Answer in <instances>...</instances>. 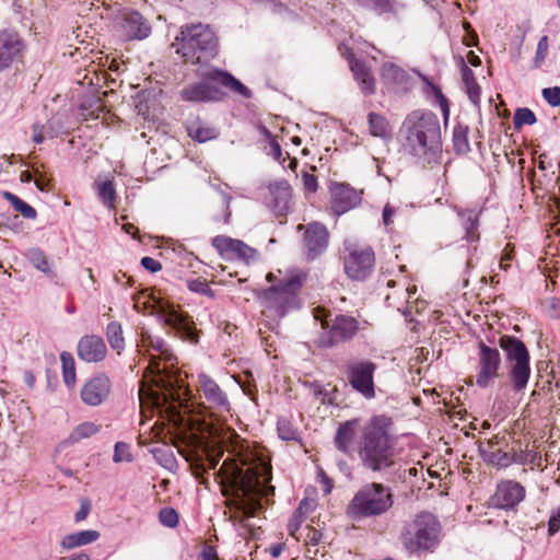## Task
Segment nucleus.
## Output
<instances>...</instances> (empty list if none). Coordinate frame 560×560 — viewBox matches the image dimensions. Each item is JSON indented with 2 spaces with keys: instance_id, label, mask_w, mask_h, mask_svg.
<instances>
[{
  "instance_id": "nucleus-1",
  "label": "nucleus",
  "mask_w": 560,
  "mask_h": 560,
  "mask_svg": "<svg viewBox=\"0 0 560 560\" xmlns=\"http://www.w3.org/2000/svg\"><path fill=\"white\" fill-rule=\"evenodd\" d=\"M199 390L205 402L196 404L185 378L187 393L179 394L177 384L162 392L165 401L148 410V418L158 417L155 424L171 430L191 431L190 445L179 447V453L190 464L196 478L214 469L226 454L220 469L214 472L222 494L226 498L225 515L244 538L254 536L250 518L268 504L275 488L271 465L264 450L252 446L234 429L226 425L230 401L220 386L208 375L198 377Z\"/></svg>"
},
{
  "instance_id": "nucleus-2",
  "label": "nucleus",
  "mask_w": 560,
  "mask_h": 560,
  "mask_svg": "<svg viewBox=\"0 0 560 560\" xmlns=\"http://www.w3.org/2000/svg\"><path fill=\"white\" fill-rule=\"evenodd\" d=\"M137 348L139 354L148 359L139 389L141 416L148 417V410L151 407L165 401L162 392L170 384H177L179 394L187 393L184 384L187 373L177 368V358L164 340L145 328L139 331Z\"/></svg>"
},
{
  "instance_id": "nucleus-3",
  "label": "nucleus",
  "mask_w": 560,
  "mask_h": 560,
  "mask_svg": "<svg viewBox=\"0 0 560 560\" xmlns=\"http://www.w3.org/2000/svg\"><path fill=\"white\" fill-rule=\"evenodd\" d=\"M401 132L405 148L422 166L439 162L442 153L441 127L431 112L413 110L405 118Z\"/></svg>"
},
{
  "instance_id": "nucleus-4",
  "label": "nucleus",
  "mask_w": 560,
  "mask_h": 560,
  "mask_svg": "<svg viewBox=\"0 0 560 560\" xmlns=\"http://www.w3.org/2000/svg\"><path fill=\"white\" fill-rule=\"evenodd\" d=\"M390 419L372 417L362 428L359 456L363 465L380 471L395 464V442L389 435Z\"/></svg>"
},
{
  "instance_id": "nucleus-5",
  "label": "nucleus",
  "mask_w": 560,
  "mask_h": 560,
  "mask_svg": "<svg viewBox=\"0 0 560 560\" xmlns=\"http://www.w3.org/2000/svg\"><path fill=\"white\" fill-rule=\"evenodd\" d=\"M172 47L184 62L206 63L218 54V38L208 25L188 24L180 27Z\"/></svg>"
},
{
  "instance_id": "nucleus-6",
  "label": "nucleus",
  "mask_w": 560,
  "mask_h": 560,
  "mask_svg": "<svg viewBox=\"0 0 560 560\" xmlns=\"http://www.w3.org/2000/svg\"><path fill=\"white\" fill-rule=\"evenodd\" d=\"M226 88L244 97L250 96V91L232 74L220 69H210L202 73V81L185 86L180 96L186 102H217L224 98Z\"/></svg>"
},
{
  "instance_id": "nucleus-7",
  "label": "nucleus",
  "mask_w": 560,
  "mask_h": 560,
  "mask_svg": "<svg viewBox=\"0 0 560 560\" xmlns=\"http://www.w3.org/2000/svg\"><path fill=\"white\" fill-rule=\"evenodd\" d=\"M306 275L292 269L281 277L277 284L270 287L264 294V311L269 317L279 318L295 305L296 294L301 290Z\"/></svg>"
},
{
  "instance_id": "nucleus-8",
  "label": "nucleus",
  "mask_w": 560,
  "mask_h": 560,
  "mask_svg": "<svg viewBox=\"0 0 560 560\" xmlns=\"http://www.w3.org/2000/svg\"><path fill=\"white\" fill-rule=\"evenodd\" d=\"M441 538V524L435 515L421 512L401 534L404 547L411 553L433 552Z\"/></svg>"
},
{
  "instance_id": "nucleus-9",
  "label": "nucleus",
  "mask_w": 560,
  "mask_h": 560,
  "mask_svg": "<svg viewBox=\"0 0 560 560\" xmlns=\"http://www.w3.org/2000/svg\"><path fill=\"white\" fill-rule=\"evenodd\" d=\"M394 504V495L389 487L371 482L364 485L354 494L348 511L354 517H372L386 513Z\"/></svg>"
},
{
  "instance_id": "nucleus-10",
  "label": "nucleus",
  "mask_w": 560,
  "mask_h": 560,
  "mask_svg": "<svg viewBox=\"0 0 560 560\" xmlns=\"http://www.w3.org/2000/svg\"><path fill=\"white\" fill-rule=\"evenodd\" d=\"M499 346L504 352L508 376L515 392L524 390L530 377L529 352L516 337L503 335Z\"/></svg>"
},
{
  "instance_id": "nucleus-11",
  "label": "nucleus",
  "mask_w": 560,
  "mask_h": 560,
  "mask_svg": "<svg viewBox=\"0 0 560 560\" xmlns=\"http://www.w3.org/2000/svg\"><path fill=\"white\" fill-rule=\"evenodd\" d=\"M313 315L315 320L320 323V345L324 347L346 342L359 331V322L351 315L332 313L324 307H315Z\"/></svg>"
},
{
  "instance_id": "nucleus-12",
  "label": "nucleus",
  "mask_w": 560,
  "mask_h": 560,
  "mask_svg": "<svg viewBox=\"0 0 560 560\" xmlns=\"http://www.w3.org/2000/svg\"><path fill=\"white\" fill-rule=\"evenodd\" d=\"M149 299L152 310L179 338L194 345L198 343L200 331L196 328L192 317L183 311L180 305L153 294H150Z\"/></svg>"
},
{
  "instance_id": "nucleus-13",
  "label": "nucleus",
  "mask_w": 560,
  "mask_h": 560,
  "mask_svg": "<svg viewBox=\"0 0 560 560\" xmlns=\"http://www.w3.org/2000/svg\"><path fill=\"white\" fill-rule=\"evenodd\" d=\"M347 255L343 258L346 273L354 280L365 279L373 270L374 252L368 246L346 243Z\"/></svg>"
},
{
  "instance_id": "nucleus-14",
  "label": "nucleus",
  "mask_w": 560,
  "mask_h": 560,
  "mask_svg": "<svg viewBox=\"0 0 560 560\" xmlns=\"http://www.w3.org/2000/svg\"><path fill=\"white\" fill-rule=\"evenodd\" d=\"M375 370L376 364L370 360L351 361L346 368V375L349 384L366 399L375 397Z\"/></svg>"
},
{
  "instance_id": "nucleus-15",
  "label": "nucleus",
  "mask_w": 560,
  "mask_h": 560,
  "mask_svg": "<svg viewBox=\"0 0 560 560\" xmlns=\"http://www.w3.org/2000/svg\"><path fill=\"white\" fill-rule=\"evenodd\" d=\"M480 453L483 460L498 467H508L517 460L515 448L510 444V435L497 434L492 439L480 443Z\"/></svg>"
},
{
  "instance_id": "nucleus-16",
  "label": "nucleus",
  "mask_w": 560,
  "mask_h": 560,
  "mask_svg": "<svg viewBox=\"0 0 560 560\" xmlns=\"http://www.w3.org/2000/svg\"><path fill=\"white\" fill-rule=\"evenodd\" d=\"M212 246L224 259H240L252 264L258 259V252L240 240L218 235L211 241Z\"/></svg>"
},
{
  "instance_id": "nucleus-17",
  "label": "nucleus",
  "mask_w": 560,
  "mask_h": 560,
  "mask_svg": "<svg viewBox=\"0 0 560 560\" xmlns=\"http://www.w3.org/2000/svg\"><path fill=\"white\" fill-rule=\"evenodd\" d=\"M386 285L388 289L398 287V290L386 294L385 301L387 305L397 308V311L404 314L411 313V298L417 292L416 284L411 283L406 276L400 275L397 279L387 280Z\"/></svg>"
},
{
  "instance_id": "nucleus-18",
  "label": "nucleus",
  "mask_w": 560,
  "mask_h": 560,
  "mask_svg": "<svg viewBox=\"0 0 560 560\" xmlns=\"http://www.w3.org/2000/svg\"><path fill=\"white\" fill-rule=\"evenodd\" d=\"M500 365L499 351L481 343L478 354L476 384L479 387L489 386L499 376Z\"/></svg>"
},
{
  "instance_id": "nucleus-19",
  "label": "nucleus",
  "mask_w": 560,
  "mask_h": 560,
  "mask_svg": "<svg viewBox=\"0 0 560 560\" xmlns=\"http://www.w3.org/2000/svg\"><path fill=\"white\" fill-rule=\"evenodd\" d=\"M110 392L109 377L104 373H98L84 383L81 388V399L88 406H100L108 398Z\"/></svg>"
},
{
  "instance_id": "nucleus-20",
  "label": "nucleus",
  "mask_w": 560,
  "mask_h": 560,
  "mask_svg": "<svg viewBox=\"0 0 560 560\" xmlns=\"http://www.w3.org/2000/svg\"><path fill=\"white\" fill-rule=\"evenodd\" d=\"M268 192L269 196L266 197V202L282 223L290 208L291 186L284 179L276 180L268 186Z\"/></svg>"
},
{
  "instance_id": "nucleus-21",
  "label": "nucleus",
  "mask_w": 560,
  "mask_h": 560,
  "mask_svg": "<svg viewBox=\"0 0 560 560\" xmlns=\"http://www.w3.org/2000/svg\"><path fill=\"white\" fill-rule=\"evenodd\" d=\"M525 488L517 481L504 480L497 486L492 502L500 509H513L525 498Z\"/></svg>"
},
{
  "instance_id": "nucleus-22",
  "label": "nucleus",
  "mask_w": 560,
  "mask_h": 560,
  "mask_svg": "<svg viewBox=\"0 0 560 560\" xmlns=\"http://www.w3.org/2000/svg\"><path fill=\"white\" fill-rule=\"evenodd\" d=\"M151 33L150 23L136 11L126 12L120 23V35L125 40H141Z\"/></svg>"
},
{
  "instance_id": "nucleus-23",
  "label": "nucleus",
  "mask_w": 560,
  "mask_h": 560,
  "mask_svg": "<svg viewBox=\"0 0 560 560\" xmlns=\"http://www.w3.org/2000/svg\"><path fill=\"white\" fill-rule=\"evenodd\" d=\"M24 44L20 36L14 32H0V71L12 66L21 58Z\"/></svg>"
},
{
  "instance_id": "nucleus-24",
  "label": "nucleus",
  "mask_w": 560,
  "mask_h": 560,
  "mask_svg": "<svg viewBox=\"0 0 560 560\" xmlns=\"http://www.w3.org/2000/svg\"><path fill=\"white\" fill-rule=\"evenodd\" d=\"M331 209L337 215H340L352 209L360 202V196L350 186L346 184H335L330 188Z\"/></svg>"
},
{
  "instance_id": "nucleus-25",
  "label": "nucleus",
  "mask_w": 560,
  "mask_h": 560,
  "mask_svg": "<svg viewBox=\"0 0 560 560\" xmlns=\"http://www.w3.org/2000/svg\"><path fill=\"white\" fill-rule=\"evenodd\" d=\"M329 234L325 225L318 222L305 226L304 245L311 258L323 253L328 245Z\"/></svg>"
},
{
  "instance_id": "nucleus-26",
  "label": "nucleus",
  "mask_w": 560,
  "mask_h": 560,
  "mask_svg": "<svg viewBox=\"0 0 560 560\" xmlns=\"http://www.w3.org/2000/svg\"><path fill=\"white\" fill-rule=\"evenodd\" d=\"M107 353L104 340L98 336H84L78 345V355L86 362H100Z\"/></svg>"
},
{
  "instance_id": "nucleus-27",
  "label": "nucleus",
  "mask_w": 560,
  "mask_h": 560,
  "mask_svg": "<svg viewBox=\"0 0 560 560\" xmlns=\"http://www.w3.org/2000/svg\"><path fill=\"white\" fill-rule=\"evenodd\" d=\"M350 69L358 82L360 90L365 95H371L375 92V78L371 68L360 59H349Z\"/></svg>"
},
{
  "instance_id": "nucleus-28",
  "label": "nucleus",
  "mask_w": 560,
  "mask_h": 560,
  "mask_svg": "<svg viewBox=\"0 0 560 560\" xmlns=\"http://www.w3.org/2000/svg\"><path fill=\"white\" fill-rule=\"evenodd\" d=\"M358 420H349L339 425L335 436V444L340 452L345 454L351 453L358 432Z\"/></svg>"
},
{
  "instance_id": "nucleus-29",
  "label": "nucleus",
  "mask_w": 560,
  "mask_h": 560,
  "mask_svg": "<svg viewBox=\"0 0 560 560\" xmlns=\"http://www.w3.org/2000/svg\"><path fill=\"white\" fill-rule=\"evenodd\" d=\"M101 430V424L94 421H83L77 424L70 434L59 444V447L72 446L96 435Z\"/></svg>"
},
{
  "instance_id": "nucleus-30",
  "label": "nucleus",
  "mask_w": 560,
  "mask_h": 560,
  "mask_svg": "<svg viewBox=\"0 0 560 560\" xmlns=\"http://www.w3.org/2000/svg\"><path fill=\"white\" fill-rule=\"evenodd\" d=\"M368 129L372 137L382 140H389L393 136V127L388 118L381 114L371 112L368 114Z\"/></svg>"
},
{
  "instance_id": "nucleus-31",
  "label": "nucleus",
  "mask_w": 560,
  "mask_h": 560,
  "mask_svg": "<svg viewBox=\"0 0 560 560\" xmlns=\"http://www.w3.org/2000/svg\"><path fill=\"white\" fill-rule=\"evenodd\" d=\"M187 133L190 138L198 142H206L215 139L219 135L218 130L200 119H194L186 125Z\"/></svg>"
},
{
  "instance_id": "nucleus-32",
  "label": "nucleus",
  "mask_w": 560,
  "mask_h": 560,
  "mask_svg": "<svg viewBox=\"0 0 560 560\" xmlns=\"http://www.w3.org/2000/svg\"><path fill=\"white\" fill-rule=\"evenodd\" d=\"M100 533L93 529L73 533L62 538L61 546L65 549H73L77 547L92 544L100 538Z\"/></svg>"
},
{
  "instance_id": "nucleus-33",
  "label": "nucleus",
  "mask_w": 560,
  "mask_h": 560,
  "mask_svg": "<svg viewBox=\"0 0 560 560\" xmlns=\"http://www.w3.org/2000/svg\"><path fill=\"white\" fill-rule=\"evenodd\" d=\"M381 78L385 84H402L407 81V72L398 65L387 61L381 67Z\"/></svg>"
},
{
  "instance_id": "nucleus-34",
  "label": "nucleus",
  "mask_w": 560,
  "mask_h": 560,
  "mask_svg": "<svg viewBox=\"0 0 560 560\" xmlns=\"http://www.w3.org/2000/svg\"><path fill=\"white\" fill-rule=\"evenodd\" d=\"M462 63V79L464 82L465 91L469 100L474 104H478L480 100L481 90L476 81L475 74L470 68L465 65L464 59H460Z\"/></svg>"
},
{
  "instance_id": "nucleus-35",
  "label": "nucleus",
  "mask_w": 560,
  "mask_h": 560,
  "mask_svg": "<svg viewBox=\"0 0 560 560\" xmlns=\"http://www.w3.org/2000/svg\"><path fill=\"white\" fill-rule=\"evenodd\" d=\"M479 214L480 212L474 210H465L459 213L465 228V238L470 243L478 242L480 237L478 232Z\"/></svg>"
},
{
  "instance_id": "nucleus-36",
  "label": "nucleus",
  "mask_w": 560,
  "mask_h": 560,
  "mask_svg": "<svg viewBox=\"0 0 560 560\" xmlns=\"http://www.w3.org/2000/svg\"><path fill=\"white\" fill-rule=\"evenodd\" d=\"M95 189L102 202L109 209H115L116 191L114 182L106 179L103 182H95Z\"/></svg>"
},
{
  "instance_id": "nucleus-37",
  "label": "nucleus",
  "mask_w": 560,
  "mask_h": 560,
  "mask_svg": "<svg viewBox=\"0 0 560 560\" xmlns=\"http://www.w3.org/2000/svg\"><path fill=\"white\" fill-rule=\"evenodd\" d=\"M60 360L62 363L63 382L69 388H72L77 383L75 361L73 355L69 352H62Z\"/></svg>"
},
{
  "instance_id": "nucleus-38",
  "label": "nucleus",
  "mask_w": 560,
  "mask_h": 560,
  "mask_svg": "<svg viewBox=\"0 0 560 560\" xmlns=\"http://www.w3.org/2000/svg\"><path fill=\"white\" fill-rule=\"evenodd\" d=\"M3 198L7 199L12 205V207L18 212H20L24 218H26V219H35L36 218V215H37L36 210L32 206H30L28 203H26L25 201L20 199L18 196H15L9 191H4Z\"/></svg>"
},
{
  "instance_id": "nucleus-39",
  "label": "nucleus",
  "mask_w": 560,
  "mask_h": 560,
  "mask_svg": "<svg viewBox=\"0 0 560 560\" xmlns=\"http://www.w3.org/2000/svg\"><path fill=\"white\" fill-rule=\"evenodd\" d=\"M315 509V502L312 500H303L299 504L290 524V533L292 536H295V533L299 530V526L302 523V518L310 512Z\"/></svg>"
},
{
  "instance_id": "nucleus-40",
  "label": "nucleus",
  "mask_w": 560,
  "mask_h": 560,
  "mask_svg": "<svg viewBox=\"0 0 560 560\" xmlns=\"http://www.w3.org/2000/svg\"><path fill=\"white\" fill-rule=\"evenodd\" d=\"M106 335L110 347L119 354L125 346L121 326L117 323L107 325Z\"/></svg>"
},
{
  "instance_id": "nucleus-41",
  "label": "nucleus",
  "mask_w": 560,
  "mask_h": 560,
  "mask_svg": "<svg viewBox=\"0 0 560 560\" xmlns=\"http://www.w3.org/2000/svg\"><path fill=\"white\" fill-rule=\"evenodd\" d=\"M468 128L465 126H456L453 131V142L457 152H467L469 150Z\"/></svg>"
},
{
  "instance_id": "nucleus-42",
  "label": "nucleus",
  "mask_w": 560,
  "mask_h": 560,
  "mask_svg": "<svg viewBox=\"0 0 560 560\" xmlns=\"http://www.w3.org/2000/svg\"><path fill=\"white\" fill-rule=\"evenodd\" d=\"M304 530L306 532L305 533V537H304V541H305V545H306V556L311 559H313L315 556H312V549L311 547H316L319 541L322 540V533L318 530V529H315L313 527H310V526H306L304 528ZM317 553V549L314 551V555Z\"/></svg>"
},
{
  "instance_id": "nucleus-43",
  "label": "nucleus",
  "mask_w": 560,
  "mask_h": 560,
  "mask_svg": "<svg viewBox=\"0 0 560 560\" xmlns=\"http://www.w3.org/2000/svg\"><path fill=\"white\" fill-rule=\"evenodd\" d=\"M30 260L32 265L45 273H50L51 268L48 258L45 254L38 249H34L30 252Z\"/></svg>"
},
{
  "instance_id": "nucleus-44",
  "label": "nucleus",
  "mask_w": 560,
  "mask_h": 560,
  "mask_svg": "<svg viewBox=\"0 0 560 560\" xmlns=\"http://www.w3.org/2000/svg\"><path fill=\"white\" fill-rule=\"evenodd\" d=\"M187 287L191 292L203 294L210 298L214 296L213 291L205 279L197 278L187 281Z\"/></svg>"
},
{
  "instance_id": "nucleus-45",
  "label": "nucleus",
  "mask_w": 560,
  "mask_h": 560,
  "mask_svg": "<svg viewBox=\"0 0 560 560\" xmlns=\"http://www.w3.org/2000/svg\"><path fill=\"white\" fill-rule=\"evenodd\" d=\"M516 462L530 464L532 469L539 468L541 470L545 469L548 465V459L542 458L540 454L534 451H528L524 459L517 458Z\"/></svg>"
},
{
  "instance_id": "nucleus-46",
  "label": "nucleus",
  "mask_w": 560,
  "mask_h": 560,
  "mask_svg": "<svg viewBox=\"0 0 560 560\" xmlns=\"http://www.w3.org/2000/svg\"><path fill=\"white\" fill-rule=\"evenodd\" d=\"M262 135L266 137L269 147H270V154L273 156L275 160L278 162H282V150L277 141L276 137L270 133V131L267 128H261Z\"/></svg>"
},
{
  "instance_id": "nucleus-47",
  "label": "nucleus",
  "mask_w": 560,
  "mask_h": 560,
  "mask_svg": "<svg viewBox=\"0 0 560 560\" xmlns=\"http://www.w3.org/2000/svg\"><path fill=\"white\" fill-rule=\"evenodd\" d=\"M278 433L284 441H294L299 436L298 431L292 428L289 421L284 420L278 422Z\"/></svg>"
},
{
  "instance_id": "nucleus-48",
  "label": "nucleus",
  "mask_w": 560,
  "mask_h": 560,
  "mask_svg": "<svg viewBox=\"0 0 560 560\" xmlns=\"http://www.w3.org/2000/svg\"><path fill=\"white\" fill-rule=\"evenodd\" d=\"M160 522L168 527H175L178 524V514L174 509H162L159 514Z\"/></svg>"
},
{
  "instance_id": "nucleus-49",
  "label": "nucleus",
  "mask_w": 560,
  "mask_h": 560,
  "mask_svg": "<svg viewBox=\"0 0 560 560\" xmlns=\"http://www.w3.org/2000/svg\"><path fill=\"white\" fill-rule=\"evenodd\" d=\"M549 49L548 36H542L537 45V50L535 55V66L540 67L545 61Z\"/></svg>"
},
{
  "instance_id": "nucleus-50",
  "label": "nucleus",
  "mask_w": 560,
  "mask_h": 560,
  "mask_svg": "<svg viewBox=\"0 0 560 560\" xmlns=\"http://www.w3.org/2000/svg\"><path fill=\"white\" fill-rule=\"evenodd\" d=\"M514 119L516 125H533L536 121L535 114L528 108L518 109Z\"/></svg>"
},
{
  "instance_id": "nucleus-51",
  "label": "nucleus",
  "mask_w": 560,
  "mask_h": 560,
  "mask_svg": "<svg viewBox=\"0 0 560 560\" xmlns=\"http://www.w3.org/2000/svg\"><path fill=\"white\" fill-rule=\"evenodd\" d=\"M515 252L514 246L512 244H506L503 248L501 258H500V268L506 271L511 267V261L514 259Z\"/></svg>"
},
{
  "instance_id": "nucleus-52",
  "label": "nucleus",
  "mask_w": 560,
  "mask_h": 560,
  "mask_svg": "<svg viewBox=\"0 0 560 560\" xmlns=\"http://www.w3.org/2000/svg\"><path fill=\"white\" fill-rule=\"evenodd\" d=\"M560 530V506L553 509L548 520V535L553 536Z\"/></svg>"
},
{
  "instance_id": "nucleus-53",
  "label": "nucleus",
  "mask_w": 560,
  "mask_h": 560,
  "mask_svg": "<svg viewBox=\"0 0 560 560\" xmlns=\"http://www.w3.org/2000/svg\"><path fill=\"white\" fill-rule=\"evenodd\" d=\"M542 96L546 100V102L548 104H550L551 106L560 105V88L559 86L544 89Z\"/></svg>"
},
{
  "instance_id": "nucleus-54",
  "label": "nucleus",
  "mask_w": 560,
  "mask_h": 560,
  "mask_svg": "<svg viewBox=\"0 0 560 560\" xmlns=\"http://www.w3.org/2000/svg\"><path fill=\"white\" fill-rule=\"evenodd\" d=\"M113 459L116 463H119V462H122V460H130V454L128 452V445L125 444V443H120V442L117 443L115 445V451H114Z\"/></svg>"
},
{
  "instance_id": "nucleus-55",
  "label": "nucleus",
  "mask_w": 560,
  "mask_h": 560,
  "mask_svg": "<svg viewBox=\"0 0 560 560\" xmlns=\"http://www.w3.org/2000/svg\"><path fill=\"white\" fill-rule=\"evenodd\" d=\"M304 188L310 192H315L317 189V178L311 173L302 175Z\"/></svg>"
},
{
  "instance_id": "nucleus-56",
  "label": "nucleus",
  "mask_w": 560,
  "mask_h": 560,
  "mask_svg": "<svg viewBox=\"0 0 560 560\" xmlns=\"http://www.w3.org/2000/svg\"><path fill=\"white\" fill-rule=\"evenodd\" d=\"M141 265L151 272H156L162 269L161 262L152 257H143L141 259Z\"/></svg>"
},
{
  "instance_id": "nucleus-57",
  "label": "nucleus",
  "mask_w": 560,
  "mask_h": 560,
  "mask_svg": "<svg viewBox=\"0 0 560 560\" xmlns=\"http://www.w3.org/2000/svg\"><path fill=\"white\" fill-rule=\"evenodd\" d=\"M50 182H51L50 177H48L46 174L38 175L35 178V185L42 191L50 190Z\"/></svg>"
},
{
  "instance_id": "nucleus-58",
  "label": "nucleus",
  "mask_w": 560,
  "mask_h": 560,
  "mask_svg": "<svg viewBox=\"0 0 560 560\" xmlns=\"http://www.w3.org/2000/svg\"><path fill=\"white\" fill-rule=\"evenodd\" d=\"M91 510V503L85 500L81 503L80 510L75 513L74 520L75 522H81L86 518Z\"/></svg>"
},
{
  "instance_id": "nucleus-59",
  "label": "nucleus",
  "mask_w": 560,
  "mask_h": 560,
  "mask_svg": "<svg viewBox=\"0 0 560 560\" xmlns=\"http://www.w3.org/2000/svg\"><path fill=\"white\" fill-rule=\"evenodd\" d=\"M92 103L93 104H91V107H93V109L91 110V113H89L88 115L82 114L85 117V119H88V117L100 118L101 113H103L104 110V107L100 100H93Z\"/></svg>"
},
{
  "instance_id": "nucleus-60",
  "label": "nucleus",
  "mask_w": 560,
  "mask_h": 560,
  "mask_svg": "<svg viewBox=\"0 0 560 560\" xmlns=\"http://www.w3.org/2000/svg\"><path fill=\"white\" fill-rule=\"evenodd\" d=\"M438 101H439V105H440V108H441V112H442V115H443V118H444V122L446 124L447 120H448V117H450L448 101L442 94L438 95Z\"/></svg>"
},
{
  "instance_id": "nucleus-61",
  "label": "nucleus",
  "mask_w": 560,
  "mask_h": 560,
  "mask_svg": "<svg viewBox=\"0 0 560 560\" xmlns=\"http://www.w3.org/2000/svg\"><path fill=\"white\" fill-rule=\"evenodd\" d=\"M200 558L201 560H219L218 552L213 546H206Z\"/></svg>"
},
{
  "instance_id": "nucleus-62",
  "label": "nucleus",
  "mask_w": 560,
  "mask_h": 560,
  "mask_svg": "<svg viewBox=\"0 0 560 560\" xmlns=\"http://www.w3.org/2000/svg\"><path fill=\"white\" fill-rule=\"evenodd\" d=\"M395 214V209L389 205H386L383 210V221L385 225H389L393 223V217Z\"/></svg>"
},
{
  "instance_id": "nucleus-63",
  "label": "nucleus",
  "mask_w": 560,
  "mask_h": 560,
  "mask_svg": "<svg viewBox=\"0 0 560 560\" xmlns=\"http://www.w3.org/2000/svg\"><path fill=\"white\" fill-rule=\"evenodd\" d=\"M319 478H320V483H322V487H323V491L328 494L330 493L334 485H332V480L330 478H328L323 471H320L319 474Z\"/></svg>"
},
{
  "instance_id": "nucleus-64",
  "label": "nucleus",
  "mask_w": 560,
  "mask_h": 560,
  "mask_svg": "<svg viewBox=\"0 0 560 560\" xmlns=\"http://www.w3.org/2000/svg\"><path fill=\"white\" fill-rule=\"evenodd\" d=\"M45 139L43 127L38 125L33 126V141L35 143H42Z\"/></svg>"
}]
</instances>
